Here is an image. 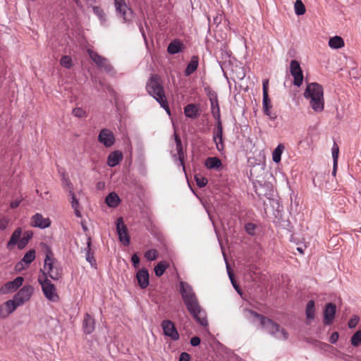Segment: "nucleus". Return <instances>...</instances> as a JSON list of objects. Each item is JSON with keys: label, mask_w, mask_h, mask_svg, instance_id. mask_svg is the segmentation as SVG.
<instances>
[{"label": "nucleus", "mask_w": 361, "mask_h": 361, "mask_svg": "<svg viewBox=\"0 0 361 361\" xmlns=\"http://www.w3.org/2000/svg\"><path fill=\"white\" fill-rule=\"evenodd\" d=\"M161 326L166 336L169 337L173 341H178L179 339V334L173 322L164 320Z\"/></svg>", "instance_id": "10"}, {"label": "nucleus", "mask_w": 361, "mask_h": 361, "mask_svg": "<svg viewBox=\"0 0 361 361\" xmlns=\"http://www.w3.org/2000/svg\"><path fill=\"white\" fill-rule=\"evenodd\" d=\"M337 165H338V164H336L334 162V164H333V171H332V175H333L334 176H336V174Z\"/></svg>", "instance_id": "63"}, {"label": "nucleus", "mask_w": 361, "mask_h": 361, "mask_svg": "<svg viewBox=\"0 0 361 361\" xmlns=\"http://www.w3.org/2000/svg\"><path fill=\"white\" fill-rule=\"evenodd\" d=\"M214 142L216 144V147L218 151L222 152L224 149V144L223 142V137H216V140H214Z\"/></svg>", "instance_id": "46"}, {"label": "nucleus", "mask_w": 361, "mask_h": 361, "mask_svg": "<svg viewBox=\"0 0 361 361\" xmlns=\"http://www.w3.org/2000/svg\"><path fill=\"white\" fill-rule=\"evenodd\" d=\"M263 111L264 114L269 116L271 119L274 120L276 118L275 116H272L271 113V109L272 107L271 101L269 96L263 97L262 99Z\"/></svg>", "instance_id": "26"}, {"label": "nucleus", "mask_w": 361, "mask_h": 361, "mask_svg": "<svg viewBox=\"0 0 361 361\" xmlns=\"http://www.w3.org/2000/svg\"><path fill=\"white\" fill-rule=\"evenodd\" d=\"M116 13L123 19V23H129L133 18V12L125 0H114Z\"/></svg>", "instance_id": "7"}, {"label": "nucleus", "mask_w": 361, "mask_h": 361, "mask_svg": "<svg viewBox=\"0 0 361 361\" xmlns=\"http://www.w3.org/2000/svg\"><path fill=\"white\" fill-rule=\"evenodd\" d=\"M83 331L87 334H92L95 328L94 319L88 314L86 313L84 317L82 324Z\"/></svg>", "instance_id": "20"}, {"label": "nucleus", "mask_w": 361, "mask_h": 361, "mask_svg": "<svg viewBox=\"0 0 361 361\" xmlns=\"http://www.w3.org/2000/svg\"><path fill=\"white\" fill-rule=\"evenodd\" d=\"M268 85H269L268 80H264L263 81V97L269 96V94H268Z\"/></svg>", "instance_id": "53"}, {"label": "nucleus", "mask_w": 361, "mask_h": 361, "mask_svg": "<svg viewBox=\"0 0 361 361\" xmlns=\"http://www.w3.org/2000/svg\"><path fill=\"white\" fill-rule=\"evenodd\" d=\"M105 202L110 207H116L120 202V198L116 193L111 192L106 196Z\"/></svg>", "instance_id": "27"}, {"label": "nucleus", "mask_w": 361, "mask_h": 361, "mask_svg": "<svg viewBox=\"0 0 361 361\" xmlns=\"http://www.w3.org/2000/svg\"><path fill=\"white\" fill-rule=\"evenodd\" d=\"M60 64L66 68H71L73 66V61L69 56H63L60 60Z\"/></svg>", "instance_id": "40"}, {"label": "nucleus", "mask_w": 361, "mask_h": 361, "mask_svg": "<svg viewBox=\"0 0 361 361\" xmlns=\"http://www.w3.org/2000/svg\"><path fill=\"white\" fill-rule=\"evenodd\" d=\"M88 54L91 59L100 68H103L106 71L110 72L112 69L108 60L99 56L95 51L89 49Z\"/></svg>", "instance_id": "14"}, {"label": "nucleus", "mask_w": 361, "mask_h": 361, "mask_svg": "<svg viewBox=\"0 0 361 361\" xmlns=\"http://www.w3.org/2000/svg\"><path fill=\"white\" fill-rule=\"evenodd\" d=\"M338 337H339L338 334L337 332H334L331 335L329 341L331 343H335L338 341Z\"/></svg>", "instance_id": "56"}, {"label": "nucleus", "mask_w": 361, "mask_h": 361, "mask_svg": "<svg viewBox=\"0 0 361 361\" xmlns=\"http://www.w3.org/2000/svg\"><path fill=\"white\" fill-rule=\"evenodd\" d=\"M188 312L201 326H206L208 324L205 312L200 307L196 295L183 299Z\"/></svg>", "instance_id": "5"}, {"label": "nucleus", "mask_w": 361, "mask_h": 361, "mask_svg": "<svg viewBox=\"0 0 361 361\" xmlns=\"http://www.w3.org/2000/svg\"><path fill=\"white\" fill-rule=\"evenodd\" d=\"M290 71L294 78L293 84L297 87H300L302 84L303 73L300 68V63L295 61L292 60L290 63Z\"/></svg>", "instance_id": "9"}, {"label": "nucleus", "mask_w": 361, "mask_h": 361, "mask_svg": "<svg viewBox=\"0 0 361 361\" xmlns=\"http://www.w3.org/2000/svg\"><path fill=\"white\" fill-rule=\"evenodd\" d=\"M71 206H72V208H79V202H78V200H75V201H71Z\"/></svg>", "instance_id": "59"}, {"label": "nucleus", "mask_w": 361, "mask_h": 361, "mask_svg": "<svg viewBox=\"0 0 361 361\" xmlns=\"http://www.w3.org/2000/svg\"><path fill=\"white\" fill-rule=\"evenodd\" d=\"M34 293V288L31 285L23 286L13 296L17 305H23L25 302L30 300Z\"/></svg>", "instance_id": "8"}, {"label": "nucleus", "mask_w": 361, "mask_h": 361, "mask_svg": "<svg viewBox=\"0 0 361 361\" xmlns=\"http://www.w3.org/2000/svg\"><path fill=\"white\" fill-rule=\"evenodd\" d=\"M336 307L333 303L326 305L324 310V322L326 325H329L333 322L336 314Z\"/></svg>", "instance_id": "18"}, {"label": "nucleus", "mask_w": 361, "mask_h": 361, "mask_svg": "<svg viewBox=\"0 0 361 361\" xmlns=\"http://www.w3.org/2000/svg\"><path fill=\"white\" fill-rule=\"evenodd\" d=\"M205 166L209 169H217L221 166V161L217 157H209L205 160Z\"/></svg>", "instance_id": "29"}, {"label": "nucleus", "mask_w": 361, "mask_h": 361, "mask_svg": "<svg viewBox=\"0 0 361 361\" xmlns=\"http://www.w3.org/2000/svg\"><path fill=\"white\" fill-rule=\"evenodd\" d=\"M63 185L65 187L66 190L71 192L73 191V185L71 182L68 178H63Z\"/></svg>", "instance_id": "50"}, {"label": "nucleus", "mask_w": 361, "mask_h": 361, "mask_svg": "<svg viewBox=\"0 0 361 361\" xmlns=\"http://www.w3.org/2000/svg\"><path fill=\"white\" fill-rule=\"evenodd\" d=\"M233 288L236 290V291L240 294V295H242V292L240 290V288H239V286L236 284L235 282H233Z\"/></svg>", "instance_id": "60"}, {"label": "nucleus", "mask_w": 361, "mask_h": 361, "mask_svg": "<svg viewBox=\"0 0 361 361\" xmlns=\"http://www.w3.org/2000/svg\"><path fill=\"white\" fill-rule=\"evenodd\" d=\"M285 147L283 144H279L277 147L274 149L272 152V159L273 161L278 164L281 160V155L284 151Z\"/></svg>", "instance_id": "28"}, {"label": "nucleus", "mask_w": 361, "mask_h": 361, "mask_svg": "<svg viewBox=\"0 0 361 361\" xmlns=\"http://www.w3.org/2000/svg\"><path fill=\"white\" fill-rule=\"evenodd\" d=\"M216 129H223L221 118H219V119H216Z\"/></svg>", "instance_id": "61"}, {"label": "nucleus", "mask_w": 361, "mask_h": 361, "mask_svg": "<svg viewBox=\"0 0 361 361\" xmlns=\"http://www.w3.org/2000/svg\"><path fill=\"white\" fill-rule=\"evenodd\" d=\"M9 221L10 220L7 217L4 216L0 218V231H4L5 229H6V228L8 226Z\"/></svg>", "instance_id": "47"}, {"label": "nucleus", "mask_w": 361, "mask_h": 361, "mask_svg": "<svg viewBox=\"0 0 361 361\" xmlns=\"http://www.w3.org/2000/svg\"><path fill=\"white\" fill-rule=\"evenodd\" d=\"M32 236V233L31 231H25L23 233H22V238L19 242L18 249L22 250L25 247Z\"/></svg>", "instance_id": "35"}, {"label": "nucleus", "mask_w": 361, "mask_h": 361, "mask_svg": "<svg viewBox=\"0 0 361 361\" xmlns=\"http://www.w3.org/2000/svg\"><path fill=\"white\" fill-rule=\"evenodd\" d=\"M338 152H339V148L336 142L334 143L332 149H331V153H332V157H333V162H334L336 164H338Z\"/></svg>", "instance_id": "42"}, {"label": "nucleus", "mask_w": 361, "mask_h": 361, "mask_svg": "<svg viewBox=\"0 0 361 361\" xmlns=\"http://www.w3.org/2000/svg\"><path fill=\"white\" fill-rule=\"evenodd\" d=\"M132 263L135 268H137L140 263V258L137 254H134L131 257Z\"/></svg>", "instance_id": "51"}, {"label": "nucleus", "mask_w": 361, "mask_h": 361, "mask_svg": "<svg viewBox=\"0 0 361 361\" xmlns=\"http://www.w3.org/2000/svg\"><path fill=\"white\" fill-rule=\"evenodd\" d=\"M345 45L344 41L342 37L339 36H334L331 37L329 40V46L331 49H337L343 47Z\"/></svg>", "instance_id": "25"}, {"label": "nucleus", "mask_w": 361, "mask_h": 361, "mask_svg": "<svg viewBox=\"0 0 361 361\" xmlns=\"http://www.w3.org/2000/svg\"><path fill=\"white\" fill-rule=\"evenodd\" d=\"M22 238V228H17L12 233L10 240L7 243L6 247L8 250H11L14 246L17 245L18 247L20 240Z\"/></svg>", "instance_id": "19"}, {"label": "nucleus", "mask_w": 361, "mask_h": 361, "mask_svg": "<svg viewBox=\"0 0 361 361\" xmlns=\"http://www.w3.org/2000/svg\"><path fill=\"white\" fill-rule=\"evenodd\" d=\"M123 155L119 151H114L109 154L107 158V164L110 167L116 166L122 160Z\"/></svg>", "instance_id": "22"}, {"label": "nucleus", "mask_w": 361, "mask_h": 361, "mask_svg": "<svg viewBox=\"0 0 361 361\" xmlns=\"http://www.w3.org/2000/svg\"><path fill=\"white\" fill-rule=\"evenodd\" d=\"M195 179L197 185L200 187H204L207 184V179L201 175H195Z\"/></svg>", "instance_id": "44"}, {"label": "nucleus", "mask_w": 361, "mask_h": 361, "mask_svg": "<svg viewBox=\"0 0 361 361\" xmlns=\"http://www.w3.org/2000/svg\"><path fill=\"white\" fill-rule=\"evenodd\" d=\"M304 97L309 101L310 106L316 113L323 111L324 109V89L317 82H311L307 85Z\"/></svg>", "instance_id": "2"}, {"label": "nucleus", "mask_w": 361, "mask_h": 361, "mask_svg": "<svg viewBox=\"0 0 361 361\" xmlns=\"http://www.w3.org/2000/svg\"><path fill=\"white\" fill-rule=\"evenodd\" d=\"M182 47V43L178 40H173L169 44L167 51L171 54H175L178 53L181 50Z\"/></svg>", "instance_id": "32"}, {"label": "nucleus", "mask_w": 361, "mask_h": 361, "mask_svg": "<svg viewBox=\"0 0 361 361\" xmlns=\"http://www.w3.org/2000/svg\"><path fill=\"white\" fill-rule=\"evenodd\" d=\"M174 137H175V141H176V150H177V154H178V159L180 162V164L182 166H183V146H182V142H181V140H180V137L177 135V134H174Z\"/></svg>", "instance_id": "30"}, {"label": "nucleus", "mask_w": 361, "mask_h": 361, "mask_svg": "<svg viewBox=\"0 0 361 361\" xmlns=\"http://www.w3.org/2000/svg\"><path fill=\"white\" fill-rule=\"evenodd\" d=\"M36 257V252L35 250H30L27 252L23 256L20 262H18L15 267L16 271H21L24 269V264H30Z\"/></svg>", "instance_id": "16"}, {"label": "nucleus", "mask_w": 361, "mask_h": 361, "mask_svg": "<svg viewBox=\"0 0 361 361\" xmlns=\"http://www.w3.org/2000/svg\"><path fill=\"white\" fill-rule=\"evenodd\" d=\"M350 342L352 345L357 347L361 345V330L357 331L351 337Z\"/></svg>", "instance_id": "39"}, {"label": "nucleus", "mask_w": 361, "mask_h": 361, "mask_svg": "<svg viewBox=\"0 0 361 361\" xmlns=\"http://www.w3.org/2000/svg\"><path fill=\"white\" fill-rule=\"evenodd\" d=\"M69 195H70V196H71V201H75V200H77V199H76V197H75V194H74V192H73V191H72V192H69Z\"/></svg>", "instance_id": "64"}, {"label": "nucleus", "mask_w": 361, "mask_h": 361, "mask_svg": "<svg viewBox=\"0 0 361 361\" xmlns=\"http://www.w3.org/2000/svg\"><path fill=\"white\" fill-rule=\"evenodd\" d=\"M184 113L185 116L194 118L197 116V109L195 104H188L184 109Z\"/></svg>", "instance_id": "36"}, {"label": "nucleus", "mask_w": 361, "mask_h": 361, "mask_svg": "<svg viewBox=\"0 0 361 361\" xmlns=\"http://www.w3.org/2000/svg\"><path fill=\"white\" fill-rule=\"evenodd\" d=\"M93 13L98 17L100 23L103 25L106 21V16L104 10L99 6H92Z\"/></svg>", "instance_id": "34"}, {"label": "nucleus", "mask_w": 361, "mask_h": 361, "mask_svg": "<svg viewBox=\"0 0 361 361\" xmlns=\"http://www.w3.org/2000/svg\"><path fill=\"white\" fill-rule=\"evenodd\" d=\"M223 137V129H215L214 131L213 140H216V137Z\"/></svg>", "instance_id": "55"}, {"label": "nucleus", "mask_w": 361, "mask_h": 361, "mask_svg": "<svg viewBox=\"0 0 361 361\" xmlns=\"http://www.w3.org/2000/svg\"><path fill=\"white\" fill-rule=\"evenodd\" d=\"M180 292L183 299L195 295L192 287L187 283H180Z\"/></svg>", "instance_id": "23"}, {"label": "nucleus", "mask_w": 361, "mask_h": 361, "mask_svg": "<svg viewBox=\"0 0 361 361\" xmlns=\"http://www.w3.org/2000/svg\"><path fill=\"white\" fill-rule=\"evenodd\" d=\"M136 278L139 286L141 288H145L149 285V274L147 269H142L137 272Z\"/></svg>", "instance_id": "21"}, {"label": "nucleus", "mask_w": 361, "mask_h": 361, "mask_svg": "<svg viewBox=\"0 0 361 361\" xmlns=\"http://www.w3.org/2000/svg\"><path fill=\"white\" fill-rule=\"evenodd\" d=\"M200 343V338L197 336H194L190 340V344L191 345L195 347L199 345Z\"/></svg>", "instance_id": "54"}, {"label": "nucleus", "mask_w": 361, "mask_h": 361, "mask_svg": "<svg viewBox=\"0 0 361 361\" xmlns=\"http://www.w3.org/2000/svg\"><path fill=\"white\" fill-rule=\"evenodd\" d=\"M168 267V263L166 262H160L154 267V273L157 276H161Z\"/></svg>", "instance_id": "38"}, {"label": "nucleus", "mask_w": 361, "mask_h": 361, "mask_svg": "<svg viewBox=\"0 0 361 361\" xmlns=\"http://www.w3.org/2000/svg\"><path fill=\"white\" fill-rule=\"evenodd\" d=\"M244 316L252 323L259 322L262 328L279 340H286L288 332L278 324L252 310L245 309Z\"/></svg>", "instance_id": "1"}, {"label": "nucleus", "mask_w": 361, "mask_h": 361, "mask_svg": "<svg viewBox=\"0 0 361 361\" xmlns=\"http://www.w3.org/2000/svg\"><path fill=\"white\" fill-rule=\"evenodd\" d=\"M40 271L42 278L50 277L53 280H59L61 277L62 269L49 247L46 250L43 269Z\"/></svg>", "instance_id": "4"}, {"label": "nucleus", "mask_w": 361, "mask_h": 361, "mask_svg": "<svg viewBox=\"0 0 361 361\" xmlns=\"http://www.w3.org/2000/svg\"><path fill=\"white\" fill-rule=\"evenodd\" d=\"M73 114L78 118H82L85 116L86 112L82 108L76 107L73 109Z\"/></svg>", "instance_id": "45"}, {"label": "nucleus", "mask_w": 361, "mask_h": 361, "mask_svg": "<svg viewBox=\"0 0 361 361\" xmlns=\"http://www.w3.org/2000/svg\"><path fill=\"white\" fill-rule=\"evenodd\" d=\"M19 306V305H17V302L15 301L14 298H13V300H7L0 306V317L2 318L7 317Z\"/></svg>", "instance_id": "15"}, {"label": "nucleus", "mask_w": 361, "mask_h": 361, "mask_svg": "<svg viewBox=\"0 0 361 361\" xmlns=\"http://www.w3.org/2000/svg\"><path fill=\"white\" fill-rule=\"evenodd\" d=\"M198 57L196 56H193L188 64L187 65V67L185 71V75L186 76L190 75L194 71H195L198 66Z\"/></svg>", "instance_id": "24"}, {"label": "nucleus", "mask_w": 361, "mask_h": 361, "mask_svg": "<svg viewBox=\"0 0 361 361\" xmlns=\"http://www.w3.org/2000/svg\"><path fill=\"white\" fill-rule=\"evenodd\" d=\"M314 312H315L314 301L310 300L307 304V307H306V310H305V314H306L307 319L309 321L313 320L314 319Z\"/></svg>", "instance_id": "31"}, {"label": "nucleus", "mask_w": 361, "mask_h": 361, "mask_svg": "<svg viewBox=\"0 0 361 361\" xmlns=\"http://www.w3.org/2000/svg\"><path fill=\"white\" fill-rule=\"evenodd\" d=\"M295 13L298 16H302L305 13L306 9L301 0H296L294 4Z\"/></svg>", "instance_id": "37"}, {"label": "nucleus", "mask_w": 361, "mask_h": 361, "mask_svg": "<svg viewBox=\"0 0 361 361\" xmlns=\"http://www.w3.org/2000/svg\"><path fill=\"white\" fill-rule=\"evenodd\" d=\"M87 248H85L86 251V259L91 264H93L94 262L93 256L90 254V245H91V240L90 238L88 239V241L87 243Z\"/></svg>", "instance_id": "43"}, {"label": "nucleus", "mask_w": 361, "mask_h": 361, "mask_svg": "<svg viewBox=\"0 0 361 361\" xmlns=\"http://www.w3.org/2000/svg\"><path fill=\"white\" fill-rule=\"evenodd\" d=\"M116 231L120 242L124 245H128L130 243V237L122 218H118L116 221Z\"/></svg>", "instance_id": "12"}, {"label": "nucleus", "mask_w": 361, "mask_h": 361, "mask_svg": "<svg viewBox=\"0 0 361 361\" xmlns=\"http://www.w3.org/2000/svg\"><path fill=\"white\" fill-rule=\"evenodd\" d=\"M21 202H22V199H18L14 201H12L10 203V207L11 209H16V207H18L19 206V204H20Z\"/></svg>", "instance_id": "57"}, {"label": "nucleus", "mask_w": 361, "mask_h": 361, "mask_svg": "<svg viewBox=\"0 0 361 361\" xmlns=\"http://www.w3.org/2000/svg\"><path fill=\"white\" fill-rule=\"evenodd\" d=\"M158 252L156 250L152 249L145 252V257L149 261H152L157 259Z\"/></svg>", "instance_id": "41"}, {"label": "nucleus", "mask_w": 361, "mask_h": 361, "mask_svg": "<svg viewBox=\"0 0 361 361\" xmlns=\"http://www.w3.org/2000/svg\"><path fill=\"white\" fill-rule=\"evenodd\" d=\"M38 282L41 285L43 293L48 300L51 302L58 301L59 295L56 293V289L47 277L42 278L39 276Z\"/></svg>", "instance_id": "6"}, {"label": "nucleus", "mask_w": 361, "mask_h": 361, "mask_svg": "<svg viewBox=\"0 0 361 361\" xmlns=\"http://www.w3.org/2000/svg\"><path fill=\"white\" fill-rule=\"evenodd\" d=\"M359 321V317H357V315H354L348 322V327L350 329L355 328L357 325Z\"/></svg>", "instance_id": "48"}, {"label": "nucleus", "mask_w": 361, "mask_h": 361, "mask_svg": "<svg viewBox=\"0 0 361 361\" xmlns=\"http://www.w3.org/2000/svg\"><path fill=\"white\" fill-rule=\"evenodd\" d=\"M255 225L252 223H248L245 226V230L250 235H253L255 233Z\"/></svg>", "instance_id": "49"}, {"label": "nucleus", "mask_w": 361, "mask_h": 361, "mask_svg": "<svg viewBox=\"0 0 361 361\" xmlns=\"http://www.w3.org/2000/svg\"><path fill=\"white\" fill-rule=\"evenodd\" d=\"M179 361H190V356L188 353H182L180 355Z\"/></svg>", "instance_id": "52"}, {"label": "nucleus", "mask_w": 361, "mask_h": 361, "mask_svg": "<svg viewBox=\"0 0 361 361\" xmlns=\"http://www.w3.org/2000/svg\"><path fill=\"white\" fill-rule=\"evenodd\" d=\"M146 89L149 94L153 97L165 109L168 114H170V109L166 100L164 88L160 83L159 78L157 75H153L147 81Z\"/></svg>", "instance_id": "3"}, {"label": "nucleus", "mask_w": 361, "mask_h": 361, "mask_svg": "<svg viewBox=\"0 0 361 361\" xmlns=\"http://www.w3.org/2000/svg\"><path fill=\"white\" fill-rule=\"evenodd\" d=\"M227 270H228V276H229V279L231 281V283H233V282H235V280H234V277H233V274H232V272L229 270V268H228V265L227 264Z\"/></svg>", "instance_id": "58"}, {"label": "nucleus", "mask_w": 361, "mask_h": 361, "mask_svg": "<svg viewBox=\"0 0 361 361\" xmlns=\"http://www.w3.org/2000/svg\"><path fill=\"white\" fill-rule=\"evenodd\" d=\"M98 141L106 147H111L115 142L114 133L107 128L102 129L98 135Z\"/></svg>", "instance_id": "13"}, {"label": "nucleus", "mask_w": 361, "mask_h": 361, "mask_svg": "<svg viewBox=\"0 0 361 361\" xmlns=\"http://www.w3.org/2000/svg\"><path fill=\"white\" fill-rule=\"evenodd\" d=\"M31 225L33 227L46 228L51 225V221L49 218H44L41 214L37 213L32 217Z\"/></svg>", "instance_id": "17"}, {"label": "nucleus", "mask_w": 361, "mask_h": 361, "mask_svg": "<svg viewBox=\"0 0 361 361\" xmlns=\"http://www.w3.org/2000/svg\"><path fill=\"white\" fill-rule=\"evenodd\" d=\"M210 102L213 116L215 119H219L220 117V109L216 97H211Z\"/></svg>", "instance_id": "33"}, {"label": "nucleus", "mask_w": 361, "mask_h": 361, "mask_svg": "<svg viewBox=\"0 0 361 361\" xmlns=\"http://www.w3.org/2000/svg\"><path fill=\"white\" fill-rule=\"evenodd\" d=\"M73 209H74V213L77 217L80 218L82 216L81 213L79 210V208H73Z\"/></svg>", "instance_id": "62"}, {"label": "nucleus", "mask_w": 361, "mask_h": 361, "mask_svg": "<svg viewBox=\"0 0 361 361\" xmlns=\"http://www.w3.org/2000/svg\"><path fill=\"white\" fill-rule=\"evenodd\" d=\"M23 277L18 276L14 280L8 281L4 284L0 288V293L1 294H8L13 293L23 285Z\"/></svg>", "instance_id": "11"}]
</instances>
